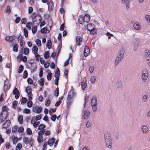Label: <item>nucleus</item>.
<instances>
[{"instance_id":"bb28decb","label":"nucleus","mask_w":150,"mask_h":150,"mask_svg":"<svg viewBox=\"0 0 150 150\" xmlns=\"http://www.w3.org/2000/svg\"><path fill=\"white\" fill-rule=\"evenodd\" d=\"M81 86L82 89L83 90H84L87 86V84L85 81H82L81 83Z\"/></svg>"},{"instance_id":"4d7b16f0","label":"nucleus","mask_w":150,"mask_h":150,"mask_svg":"<svg viewBox=\"0 0 150 150\" xmlns=\"http://www.w3.org/2000/svg\"><path fill=\"white\" fill-rule=\"evenodd\" d=\"M23 112L24 113L29 114L30 112V110L28 109L25 108Z\"/></svg>"},{"instance_id":"a19ab883","label":"nucleus","mask_w":150,"mask_h":150,"mask_svg":"<svg viewBox=\"0 0 150 150\" xmlns=\"http://www.w3.org/2000/svg\"><path fill=\"white\" fill-rule=\"evenodd\" d=\"M35 42L37 45L38 46H40L41 45V41L39 39H37L35 40Z\"/></svg>"},{"instance_id":"5701e85b","label":"nucleus","mask_w":150,"mask_h":150,"mask_svg":"<svg viewBox=\"0 0 150 150\" xmlns=\"http://www.w3.org/2000/svg\"><path fill=\"white\" fill-rule=\"evenodd\" d=\"M32 88L30 86H28L25 89V91L27 94L31 93Z\"/></svg>"},{"instance_id":"e433bc0d","label":"nucleus","mask_w":150,"mask_h":150,"mask_svg":"<svg viewBox=\"0 0 150 150\" xmlns=\"http://www.w3.org/2000/svg\"><path fill=\"white\" fill-rule=\"evenodd\" d=\"M39 82L41 86H43L44 84V80L43 78H41L39 81Z\"/></svg>"},{"instance_id":"c756f323","label":"nucleus","mask_w":150,"mask_h":150,"mask_svg":"<svg viewBox=\"0 0 150 150\" xmlns=\"http://www.w3.org/2000/svg\"><path fill=\"white\" fill-rule=\"evenodd\" d=\"M59 70L58 68L55 71L54 76L55 78H59Z\"/></svg>"},{"instance_id":"6e6552de","label":"nucleus","mask_w":150,"mask_h":150,"mask_svg":"<svg viewBox=\"0 0 150 150\" xmlns=\"http://www.w3.org/2000/svg\"><path fill=\"white\" fill-rule=\"evenodd\" d=\"M143 74L142 76V78L143 80H146L148 77V73L146 70H144L143 71Z\"/></svg>"},{"instance_id":"13d9d810","label":"nucleus","mask_w":150,"mask_h":150,"mask_svg":"<svg viewBox=\"0 0 150 150\" xmlns=\"http://www.w3.org/2000/svg\"><path fill=\"white\" fill-rule=\"evenodd\" d=\"M27 133L28 134L30 135L32 134V131L29 128H28L26 129Z\"/></svg>"},{"instance_id":"603ef678","label":"nucleus","mask_w":150,"mask_h":150,"mask_svg":"<svg viewBox=\"0 0 150 150\" xmlns=\"http://www.w3.org/2000/svg\"><path fill=\"white\" fill-rule=\"evenodd\" d=\"M52 74L51 73H49L47 75V78L48 80H50L51 79Z\"/></svg>"},{"instance_id":"79ce46f5","label":"nucleus","mask_w":150,"mask_h":150,"mask_svg":"<svg viewBox=\"0 0 150 150\" xmlns=\"http://www.w3.org/2000/svg\"><path fill=\"white\" fill-rule=\"evenodd\" d=\"M47 27H45L42 28L41 30V32L42 33H46L47 32Z\"/></svg>"},{"instance_id":"a18cd8bd","label":"nucleus","mask_w":150,"mask_h":150,"mask_svg":"<svg viewBox=\"0 0 150 150\" xmlns=\"http://www.w3.org/2000/svg\"><path fill=\"white\" fill-rule=\"evenodd\" d=\"M45 131V130L44 129H43L39 131L38 133V135L40 136H42V135L44 133Z\"/></svg>"},{"instance_id":"680f3d73","label":"nucleus","mask_w":150,"mask_h":150,"mask_svg":"<svg viewBox=\"0 0 150 150\" xmlns=\"http://www.w3.org/2000/svg\"><path fill=\"white\" fill-rule=\"evenodd\" d=\"M56 118V115H52V116L51 117V119L52 121H55Z\"/></svg>"},{"instance_id":"f257e3e1","label":"nucleus","mask_w":150,"mask_h":150,"mask_svg":"<svg viewBox=\"0 0 150 150\" xmlns=\"http://www.w3.org/2000/svg\"><path fill=\"white\" fill-rule=\"evenodd\" d=\"M71 89L69 93V94L67 98V104L69 105H70L71 103L72 98L75 95V93L74 92L72 86H71Z\"/></svg>"},{"instance_id":"6e6d98bb","label":"nucleus","mask_w":150,"mask_h":150,"mask_svg":"<svg viewBox=\"0 0 150 150\" xmlns=\"http://www.w3.org/2000/svg\"><path fill=\"white\" fill-rule=\"evenodd\" d=\"M92 123L91 121L87 122L86 123V127L88 128L90 127Z\"/></svg>"},{"instance_id":"4468645a","label":"nucleus","mask_w":150,"mask_h":150,"mask_svg":"<svg viewBox=\"0 0 150 150\" xmlns=\"http://www.w3.org/2000/svg\"><path fill=\"white\" fill-rule=\"evenodd\" d=\"M55 139L54 138H51L48 141V144L50 146H52L54 142H55Z\"/></svg>"},{"instance_id":"423d86ee","label":"nucleus","mask_w":150,"mask_h":150,"mask_svg":"<svg viewBox=\"0 0 150 150\" xmlns=\"http://www.w3.org/2000/svg\"><path fill=\"white\" fill-rule=\"evenodd\" d=\"M42 109V108L41 106H33L32 108L33 112H36L37 113H40L41 112Z\"/></svg>"},{"instance_id":"ea45409f","label":"nucleus","mask_w":150,"mask_h":150,"mask_svg":"<svg viewBox=\"0 0 150 150\" xmlns=\"http://www.w3.org/2000/svg\"><path fill=\"white\" fill-rule=\"evenodd\" d=\"M22 147V145L21 143H18L17 144L16 147V150H20Z\"/></svg>"},{"instance_id":"dca6fc26","label":"nucleus","mask_w":150,"mask_h":150,"mask_svg":"<svg viewBox=\"0 0 150 150\" xmlns=\"http://www.w3.org/2000/svg\"><path fill=\"white\" fill-rule=\"evenodd\" d=\"M90 112L88 111L85 110L84 111V118L86 119H88L89 117Z\"/></svg>"},{"instance_id":"bf43d9fd","label":"nucleus","mask_w":150,"mask_h":150,"mask_svg":"<svg viewBox=\"0 0 150 150\" xmlns=\"http://www.w3.org/2000/svg\"><path fill=\"white\" fill-rule=\"evenodd\" d=\"M94 66L93 65H92L89 67V71L90 73H92L93 71Z\"/></svg>"},{"instance_id":"72a5a7b5","label":"nucleus","mask_w":150,"mask_h":150,"mask_svg":"<svg viewBox=\"0 0 150 150\" xmlns=\"http://www.w3.org/2000/svg\"><path fill=\"white\" fill-rule=\"evenodd\" d=\"M94 25L92 24H88V25L87 29L89 31V29H93V28H94Z\"/></svg>"},{"instance_id":"e2e57ef3","label":"nucleus","mask_w":150,"mask_h":150,"mask_svg":"<svg viewBox=\"0 0 150 150\" xmlns=\"http://www.w3.org/2000/svg\"><path fill=\"white\" fill-rule=\"evenodd\" d=\"M40 122H33V123L32 124L33 126L34 127H36L38 126Z\"/></svg>"},{"instance_id":"5fc2aeb1","label":"nucleus","mask_w":150,"mask_h":150,"mask_svg":"<svg viewBox=\"0 0 150 150\" xmlns=\"http://www.w3.org/2000/svg\"><path fill=\"white\" fill-rule=\"evenodd\" d=\"M33 95L32 93L27 94V96L28 97V100L31 101L32 99V96Z\"/></svg>"},{"instance_id":"cd10ccee","label":"nucleus","mask_w":150,"mask_h":150,"mask_svg":"<svg viewBox=\"0 0 150 150\" xmlns=\"http://www.w3.org/2000/svg\"><path fill=\"white\" fill-rule=\"evenodd\" d=\"M37 140L39 143H40L42 142L43 141L42 136L38 135L37 137Z\"/></svg>"},{"instance_id":"ddd939ff","label":"nucleus","mask_w":150,"mask_h":150,"mask_svg":"<svg viewBox=\"0 0 150 150\" xmlns=\"http://www.w3.org/2000/svg\"><path fill=\"white\" fill-rule=\"evenodd\" d=\"M91 102L92 106L97 105V102L96 97L94 96L92 97Z\"/></svg>"},{"instance_id":"774afa93","label":"nucleus","mask_w":150,"mask_h":150,"mask_svg":"<svg viewBox=\"0 0 150 150\" xmlns=\"http://www.w3.org/2000/svg\"><path fill=\"white\" fill-rule=\"evenodd\" d=\"M41 118V116L40 114L37 115L35 118V120L36 121L39 120Z\"/></svg>"},{"instance_id":"de8ad7c7","label":"nucleus","mask_w":150,"mask_h":150,"mask_svg":"<svg viewBox=\"0 0 150 150\" xmlns=\"http://www.w3.org/2000/svg\"><path fill=\"white\" fill-rule=\"evenodd\" d=\"M56 109L55 108L51 109L50 110L49 113L50 115H53V113L54 112L56 111Z\"/></svg>"},{"instance_id":"7ed1b4c3","label":"nucleus","mask_w":150,"mask_h":150,"mask_svg":"<svg viewBox=\"0 0 150 150\" xmlns=\"http://www.w3.org/2000/svg\"><path fill=\"white\" fill-rule=\"evenodd\" d=\"M107 134L105 136V142L106 143L107 147L109 148H111L112 147L111 144L112 143V141L111 138L110 134H108V135H107Z\"/></svg>"},{"instance_id":"1a4fd4ad","label":"nucleus","mask_w":150,"mask_h":150,"mask_svg":"<svg viewBox=\"0 0 150 150\" xmlns=\"http://www.w3.org/2000/svg\"><path fill=\"white\" fill-rule=\"evenodd\" d=\"M90 53V49L87 46H85L84 47V55L86 57Z\"/></svg>"},{"instance_id":"0e129e2a","label":"nucleus","mask_w":150,"mask_h":150,"mask_svg":"<svg viewBox=\"0 0 150 150\" xmlns=\"http://www.w3.org/2000/svg\"><path fill=\"white\" fill-rule=\"evenodd\" d=\"M24 35L25 37L28 36V31L26 28H24L23 30Z\"/></svg>"},{"instance_id":"a878e982","label":"nucleus","mask_w":150,"mask_h":150,"mask_svg":"<svg viewBox=\"0 0 150 150\" xmlns=\"http://www.w3.org/2000/svg\"><path fill=\"white\" fill-rule=\"evenodd\" d=\"M78 22L81 24H82L84 22L83 16H79L78 19Z\"/></svg>"},{"instance_id":"412c9836","label":"nucleus","mask_w":150,"mask_h":150,"mask_svg":"<svg viewBox=\"0 0 150 150\" xmlns=\"http://www.w3.org/2000/svg\"><path fill=\"white\" fill-rule=\"evenodd\" d=\"M142 130L143 132L146 133L148 131L147 127L145 125H143L142 126Z\"/></svg>"},{"instance_id":"49530a36","label":"nucleus","mask_w":150,"mask_h":150,"mask_svg":"<svg viewBox=\"0 0 150 150\" xmlns=\"http://www.w3.org/2000/svg\"><path fill=\"white\" fill-rule=\"evenodd\" d=\"M45 127V125L43 124H40V125L38 127V129L40 130V129H44Z\"/></svg>"},{"instance_id":"2eb2a0df","label":"nucleus","mask_w":150,"mask_h":150,"mask_svg":"<svg viewBox=\"0 0 150 150\" xmlns=\"http://www.w3.org/2000/svg\"><path fill=\"white\" fill-rule=\"evenodd\" d=\"M1 116L0 117V119L1 122H3L7 118V115L6 114H4V116H3V112H1L0 113Z\"/></svg>"},{"instance_id":"338daca9","label":"nucleus","mask_w":150,"mask_h":150,"mask_svg":"<svg viewBox=\"0 0 150 150\" xmlns=\"http://www.w3.org/2000/svg\"><path fill=\"white\" fill-rule=\"evenodd\" d=\"M15 39V37L14 36H10L9 42H13Z\"/></svg>"},{"instance_id":"c03bdc74","label":"nucleus","mask_w":150,"mask_h":150,"mask_svg":"<svg viewBox=\"0 0 150 150\" xmlns=\"http://www.w3.org/2000/svg\"><path fill=\"white\" fill-rule=\"evenodd\" d=\"M10 85H4V91L6 92V91L9 89L10 87Z\"/></svg>"},{"instance_id":"a211bd4d","label":"nucleus","mask_w":150,"mask_h":150,"mask_svg":"<svg viewBox=\"0 0 150 150\" xmlns=\"http://www.w3.org/2000/svg\"><path fill=\"white\" fill-rule=\"evenodd\" d=\"M82 38H81L80 36H77L76 38V42L77 44L78 45H79L82 42Z\"/></svg>"},{"instance_id":"6ab92c4d","label":"nucleus","mask_w":150,"mask_h":150,"mask_svg":"<svg viewBox=\"0 0 150 150\" xmlns=\"http://www.w3.org/2000/svg\"><path fill=\"white\" fill-rule=\"evenodd\" d=\"M22 37L21 35H20L18 37V40H20V46L21 47H23L24 45V44H25V42L22 39Z\"/></svg>"},{"instance_id":"3c124183","label":"nucleus","mask_w":150,"mask_h":150,"mask_svg":"<svg viewBox=\"0 0 150 150\" xmlns=\"http://www.w3.org/2000/svg\"><path fill=\"white\" fill-rule=\"evenodd\" d=\"M27 106L29 108H30L32 107L33 105V102L31 101L28 100V102L27 103Z\"/></svg>"},{"instance_id":"c9c22d12","label":"nucleus","mask_w":150,"mask_h":150,"mask_svg":"<svg viewBox=\"0 0 150 150\" xmlns=\"http://www.w3.org/2000/svg\"><path fill=\"white\" fill-rule=\"evenodd\" d=\"M18 45L17 44L15 45L13 48V50L14 52H16L18 51Z\"/></svg>"},{"instance_id":"4be33fe9","label":"nucleus","mask_w":150,"mask_h":150,"mask_svg":"<svg viewBox=\"0 0 150 150\" xmlns=\"http://www.w3.org/2000/svg\"><path fill=\"white\" fill-rule=\"evenodd\" d=\"M122 2L124 4L126 3V7L128 8L129 7V1L128 0H122Z\"/></svg>"},{"instance_id":"09e8293b","label":"nucleus","mask_w":150,"mask_h":150,"mask_svg":"<svg viewBox=\"0 0 150 150\" xmlns=\"http://www.w3.org/2000/svg\"><path fill=\"white\" fill-rule=\"evenodd\" d=\"M27 99L25 97H23L22 99L21 100V104H24L26 102Z\"/></svg>"},{"instance_id":"69168bd1","label":"nucleus","mask_w":150,"mask_h":150,"mask_svg":"<svg viewBox=\"0 0 150 150\" xmlns=\"http://www.w3.org/2000/svg\"><path fill=\"white\" fill-rule=\"evenodd\" d=\"M32 25V23H28L26 25V27H27L28 29H30L31 28V25Z\"/></svg>"},{"instance_id":"052dcab7","label":"nucleus","mask_w":150,"mask_h":150,"mask_svg":"<svg viewBox=\"0 0 150 150\" xmlns=\"http://www.w3.org/2000/svg\"><path fill=\"white\" fill-rule=\"evenodd\" d=\"M17 126H15L12 128V132L13 133H15L17 131Z\"/></svg>"},{"instance_id":"f3484780","label":"nucleus","mask_w":150,"mask_h":150,"mask_svg":"<svg viewBox=\"0 0 150 150\" xmlns=\"http://www.w3.org/2000/svg\"><path fill=\"white\" fill-rule=\"evenodd\" d=\"M84 22L88 23L90 21V15L88 14H86L83 16Z\"/></svg>"},{"instance_id":"7c9ffc66","label":"nucleus","mask_w":150,"mask_h":150,"mask_svg":"<svg viewBox=\"0 0 150 150\" xmlns=\"http://www.w3.org/2000/svg\"><path fill=\"white\" fill-rule=\"evenodd\" d=\"M11 12V10L9 6L7 5L6 7V8L5 11V12L6 13H8V14L10 13Z\"/></svg>"},{"instance_id":"864d4df0","label":"nucleus","mask_w":150,"mask_h":150,"mask_svg":"<svg viewBox=\"0 0 150 150\" xmlns=\"http://www.w3.org/2000/svg\"><path fill=\"white\" fill-rule=\"evenodd\" d=\"M34 54H35V55L36 60L38 61L40 58V55L37 53Z\"/></svg>"},{"instance_id":"f03ea898","label":"nucleus","mask_w":150,"mask_h":150,"mask_svg":"<svg viewBox=\"0 0 150 150\" xmlns=\"http://www.w3.org/2000/svg\"><path fill=\"white\" fill-rule=\"evenodd\" d=\"M124 52V50L123 49L119 51L118 54V56L116 57L115 61V63L116 65L123 58Z\"/></svg>"},{"instance_id":"b1692460","label":"nucleus","mask_w":150,"mask_h":150,"mask_svg":"<svg viewBox=\"0 0 150 150\" xmlns=\"http://www.w3.org/2000/svg\"><path fill=\"white\" fill-rule=\"evenodd\" d=\"M11 139L13 140V144H16L18 141V138L14 135H13L11 137Z\"/></svg>"},{"instance_id":"393cba45","label":"nucleus","mask_w":150,"mask_h":150,"mask_svg":"<svg viewBox=\"0 0 150 150\" xmlns=\"http://www.w3.org/2000/svg\"><path fill=\"white\" fill-rule=\"evenodd\" d=\"M47 4L48 6V10L49 11H51L53 8V4L52 3L47 2Z\"/></svg>"},{"instance_id":"9d476101","label":"nucleus","mask_w":150,"mask_h":150,"mask_svg":"<svg viewBox=\"0 0 150 150\" xmlns=\"http://www.w3.org/2000/svg\"><path fill=\"white\" fill-rule=\"evenodd\" d=\"M29 50L28 48H22L21 50V52L22 53H23L25 55H27L29 52Z\"/></svg>"},{"instance_id":"f8f14e48","label":"nucleus","mask_w":150,"mask_h":150,"mask_svg":"<svg viewBox=\"0 0 150 150\" xmlns=\"http://www.w3.org/2000/svg\"><path fill=\"white\" fill-rule=\"evenodd\" d=\"M150 52L148 50H146L145 51V57H147L148 56L149 57V59H147L146 60L147 61H149V62H147L148 64L150 65Z\"/></svg>"},{"instance_id":"37998d69","label":"nucleus","mask_w":150,"mask_h":150,"mask_svg":"<svg viewBox=\"0 0 150 150\" xmlns=\"http://www.w3.org/2000/svg\"><path fill=\"white\" fill-rule=\"evenodd\" d=\"M23 69V66L22 65H20L18 69V72L19 73H21Z\"/></svg>"},{"instance_id":"4c0bfd02","label":"nucleus","mask_w":150,"mask_h":150,"mask_svg":"<svg viewBox=\"0 0 150 150\" xmlns=\"http://www.w3.org/2000/svg\"><path fill=\"white\" fill-rule=\"evenodd\" d=\"M32 32L33 34H35L37 31V27L36 26H34L32 29Z\"/></svg>"},{"instance_id":"473e14b6","label":"nucleus","mask_w":150,"mask_h":150,"mask_svg":"<svg viewBox=\"0 0 150 150\" xmlns=\"http://www.w3.org/2000/svg\"><path fill=\"white\" fill-rule=\"evenodd\" d=\"M18 121L20 124H22L23 121V117L21 115L19 116L18 117Z\"/></svg>"},{"instance_id":"aec40b11","label":"nucleus","mask_w":150,"mask_h":150,"mask_svg":"<svg viewBox=\"0 0 150 150\" xmlns=\"http://www.w3.org/2000/svg\"><path fill=\"white\" fill-rule=\"evenodd\" d=\"M133 26L134 29L137 30H139L141 28L140 25L138 22L134 23Z\"/></svg>"},{"instance_id":"f704fd0d","label":"nucleus","mask_w":150,"mask_h":150,"mask_svg":"<svg viewBox=\"0 0 150 150\" xmlns=\"http://www.w3.org/2000/svg\"><path fill=\"white\" fill-rule=\"evenodd\" d=\"M47 47L48 49H50L51 48L52 43L51 41L50 40H49L47 44Z\"/></svg>"},{"instance_id":"c85d7f7f","label":"nucleus","mask_w":150,"mask_h":150,"mask_svg":"<svg viewBox=\"0 0 150 150\" xmlns=\"http://www.w3.org/2000/svg\"><path fill=\"white\" fill-rule=\"evenodd\" d=\"M32 51L34 54L37 53L38 51V48L37 46L35 45L33 46L32 48Z\"/></svg>"},{"instance_id":"0eeeda50","label":"nucleus","mask_w":150,"mask_h":150,"mask_svg":"<svg viewBox=\"0 0 150 150\" xmlns=\"http://www.w3.org/2000/svg\"><path fill=\"white\" fill-rule=\"evenodd\" d=\"M13 94L15 96L16 99H17L19 97L20 94L19 91L16 87H14L13 91Z\"/></svg>"},{"instance_id":"58836bf2","label":"nucleus","mask_w":150,"mask_h":150,"mask_svg":"<svg viewBox=\"0 0 150 150\" xmlns=\"http://www.w3.org/2000/svg\"><path fill=\"white\" fill-rule=\"evenodd\" d=\"M96 80V77L94 76H92L91 77L90 81L92 83H93L95 82Z\"/></svg>"},{"instance_id":"9b49d317","label":"nucleus","mask_w":150,"mask_h":150,"mask_svg":"<svg viewBox=\"0 0 150 150\" xmlns=\"http://www.w3.org/2000/svg\"><path fill=\"white\" fill-rule=\"evenodd\" d=\"M10 124V121L9 120H7L2 125V128L6 129L9 126Z\"/></svg>"},{"instance_id":"2f4dec72","label":"nucleus","mask_w":150,"mask_h":150,"mask_svg":"<svg viewBox=\"0 0 150 150\" xmlns=\"http://www.w3.org/2000/svg\"><path fill=\"white\" fill-rule=\"evenodd\" d=\"M89 31L91 34L94 35L96 33V28H93V29H89Z\"/></svg>"},{"instance_id":"8fccbe9b","label":"nucleus","mask_w":150,"mask_h":150,"mask_svg":"<svg viewBox=\"0 0 150 150\" xmlns=\"http://www.w3.org/2000/svg\"><path fill=\"white\" fill-rule=\"evenodd\" d=\"M44 58L46 59H48L49 56V53L48 51H46L44 55Z\"/></svg>"},{"instance_id":"20e7f679","label":"nucleus","mask_w":150,"mask_h":150,"mask_svg":"<svg viewBox=\"0 0 150 150\" xmlns=\"http://www.w3.org/2000/svg\"><path fill=\"white\" fill-rule=\"evenodd\" d=\"M23 142L26 144H29L31 146H32L33 142V139L32 137L28 138L26 137H25L23 139Z\"/></svg>"},{"instance_id":"39448f33","label":"nucleus","mask_w":150,"mask_h":150,"mask_svg":"<svg viewBox=\"0 0 150 150\" xmlns=\"http://www.w3.org/2000/svg\"><path fill=\"white\" fill-rule=\"evenodd\" d=\"M31 16L33 23L35 22L37 20V19H38L39 21V23H41L42 18L40 15H37L35 13H34L31 14Z\"/></svg>"}]
</instances>
